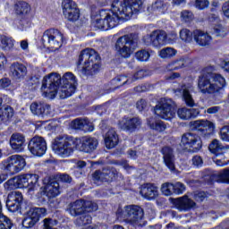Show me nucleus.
<instances>
[{
  "mask_svg": "<svg viewBox=\"0 0 229 229\" xmlns=\"http://www.w3.org/2000/svg\"><path fill=\"white\" fill-rule=\"evenodd\" d=\"M142 0H114L110 10H101L93 25L98 30H110L119 24V21H130L142 10Z\"/></svg>",
  "mask_w": 229,
  "mask_h": 229,
  "instance_id": "f257e3e1",
  "label": "nucleus"
},
{
  "mask_svg": "<svg viewBox=\"0 0 229 229\" xmlns=\"http://www.w3.org/2000/svg\"><path fill=\"white\" fill-rule=\"evenodd\" d=\"M76 76L71 72L64 73L63 78L60 74L52 72L44 77L41 92L49 99H53L56 94H59L61 99H65L76 92Z\"/></svg>",
  "mask_w": 229,
  "mask_h": 229,
  "instance_id": "f03ea898",
  "label": "nucleus"
},
{
  "mask_svg": "<svg viewBox=\"0 0 229 229\" xmlns=\"http://www.w3.org/2000/svg\"><path fill=\"white\" fill-rule=\"evenodd\" d=\"M214 66H208L199 77L198 89L202 94H221L226 87V79L219 73H214Z\"/></svg>",
  "mask_w": 229,
  "mask_h": 229,
  "instance_id": "7ed1b4c3",
  "label": "nucleus"
},
{
  "mask_svg": "<svg viewBox=\"0 0 229 229\" xmlns=\"http://www.w3.org/2000/svg\"><path fill=\"white\" fill-rule=\"evenodd\" d=\"M28 189L33 192L38 189V175L33 174H20L9 179L4 183L5 191H15V189Z\"/></svg>",
  "mask_w": 229,
  "mask_h": 229,
  "instance_id": "20e7f679",
  "label": "nucleus"
},
{
  "mask_svg": "<svg viewBox=\"0 0 229 229\" xmlns=\"http://www.w3.org/2000/svg\"><path fill=\"white\" fill-rule=\"evenodd\" d=\"M99 55L92 48H86L81 51L77 65H83L84 74H96L99 71Z\"/></svg>",
  "mask_w": 229,
  "mask_h": 229,
  "instance_id": "39448f33",
  "label": "nucleus"
},
{
  "mask_svg": "<svg viewBox=\"0 0 229 229\" xmlns=\"http://www.w3.org/2000/svg\"><path fill=\"white\" fill-rule=\"evenodd\" d=\"M117 219L123 221L132 226H140L142 225V217H144V211L139 206H125L124 208H119L116 211Z\"/></svg>",
  "mask_w": 229,
  "mask_h": 229,
  "instance_id": "423d86ee",
  "label": "nucleus"
},
{
  "mask_svg": "<svg viewBox=\"0 0 229 229\" xmlns=\"http://www.w3.org/2000/svg\"><path fill=\"white\" fill-rule=\"evenodd\" d=\"M76 149V138H57L53 144V151L61 158H69Z\"/></svg>",
  "mask_w": 229,
  "mask_h": 229,
  "instance_id": "0eeeda50",
  "label": "nucleus"
},
{
  "mask_svg": "<svg viewBox=\"0 0 229 229\" xmlns=\"http://www.w3.org/2000/svg\"><path fill=\"white\" fill-rule=\"evenodd\" d=\"M136 38L135 34H127L116 40L115 49L123 58H130L135 49Z\"/></svg>",
  "mask_w": 229,
  "mask_h": 229,
  "instance_id": "6e6552de",
  "label": "nucleus"
},
{
  "mask_svg": "<svg viewBox=\"0 0 229 229\" xmlns=\"http://www.w3.org/2000/svg\"><path fill=\"white\" fill-rule=\"evenodd\" d=\"M98 210V204L90 200L79 199L74 202H71L67 205L66 212L76 217V216H81L89 212H94Z\"/></svg>",
  "mask_w": 229,
  "mask_h": 229,
  "instance_id": "1a4fd4ad",
  "label": "nucleus"
},
{
  "mask_svg": "<svg viewBox=\"0 0 229 229\" xmlns=\"http://www.w3.org/2000/svg\"><path fill=\"white\" fill-rule=\"evenodd\" d=\"M26 165V159L20 155H13L5 159L2 163V169L6 173L0 172L2 174L6 175V179L8 178V174H17L20 171L24 169Z\"/></svg>",
  "mask_w": 229,
  "mask_h": 229,
  "instance_id": "9d476101",
  "label": "nucleus"
},
{
  "mask_svg": "<svg viewBox=\"0 0 229 229\" xmlns=\"http://www.w3.org/2000/svg\"><path fill=\"white\" fill-rule=\"evenodd\" d=\"M154 114L161 119H173L176 115V109H174L173 99L162 98L159 104L154 108Z\"/></svg>",
  "mask_w": 229,
  "mask_h": 229,
  "instance_id": "9b49d317",
  "label": "nucleus"
},
{
  "mask_svg": "<svg viewBox=\"0 0 229 229\" xmlns=\"http://www.w3.org/2000/svg\"><path fill=\"white\" fill-rule=\"evenodd\" d=\"M41 40L47 47L60 49V47H62V44H64V34H62L58 30L50 29L43 33Z\"/></svg>",
  "mask_w": 229,
  "mask_h": 229,
  "instance_id": "f8f14e48",
  "label": "nucleus"
},
{
  "mask_svg": "<svg viewBox=\"0 0 229 229\" xmlns=\"http://www.w3.org/2000/svg\"><path fill=\"white\" fill-rule=\"evenodd\" d=\"M181 146L183 148V149L197 152L203 148V141H201V138L197 134L188 132L182 135Z\"/></svg>",
  "mask_w": 229,
  "mask_h": 229,
  "instance_id": "ddd939ff",
  "label": "nucleus"
},
{
  "mask_svg": "<svg viewBox=\"0 0 229 229\" xmlns=\"http://www.w3.org/2000/svg\"><path fill=\"white\" fill-rule=\"evenodd\" d=\"M76 149L82 153H92L98 149L99 142L98 139L90 136H83L81 138H75Z\"/></svg>",
  "mask_w": 229,
  "mask_h": 229,
  "instance_id": "4468645a",
  "label": "nucleus"
},
{
  "mask_svg": "<svg viewBox=\"0 0 229 229\" xmlns=\"http://www.w3.org/2000/svg\"><path fill=\"white\" fill-rule=\"evenodd\" d=\"M63 14L70 22H76L80 19V9L73 0H63Z\"/></svg>",
  "mask_w": 229,
  "mask_h": 229,
  "instance_id": "2eb2a0df",
  "label": "nucleus"
},
{
  "mask_svg": "<svg viewBox=\"0 0 229 229\" xmlns=\"http://www.w3.org/2000/svg\"><path fill=\"white\" fill-rule=\"evenodd\" d=\"M28 148L34 157H43V155H46V151H47V143L44 138L36 136L30 140Z\"/></svg>",
  "mask_w": 229,
  "mask_h": 229,
  "instance_id": "dca6fc26",
  "label": "nucleus"
},
{
  "mask_svg": "<svg viewBox=\"0 0 229 229\" xmlns=\"http://www.w3.org/2000/svg\"><path fill=\"white\" fill-rule=\"evenodd\" d=\"M167 34L163 30L153 31L149 36L143 38V42L146 46H153L154 47H160L165 44L167 40Z\"/></svg>",
  "mask_w": 229,
  "mask_h": 229,
  "instance_id": "f3484780",
  "label": "nucleus"
},
{
  "mask_svg": "<svg viewBox=\"0 0 229 229\" xmlns=\"http://www.w3.org/2000/svg\"><path fill=\"white\" fill-rule=\"evenodd\" d=\"M44 185L41 188V192L47 198H56L60 196V183L55 179H45Z\"/></svg>",
  "mask_w": 229,
  "mask_h": 229,
  "instance_id": "a211bd4d",
  "label": "nucleus"
},
{
  "mask_svg": "<svg viewBox=\"0 0 229 229\" xmlns=\"http://www.w3.org/2000/svg\"><path fill=\"white\" fill-rule=\"evenodd\" d=\"M117 176V171L114 168H104L102 170H97L92 174L93 182H112L114 178Z\"/></svg>",
  "mask_w": 229,
  "mask_h": 229,
  "instance_id": "6ab92c4d",
  "label": "nucleus"
},
{
  "mask_svg": "<svg viewBox=\"0 0 229 229\" xmlns=\"http://www.w3.org/2000/svg\"><path fill=\"white\" fill-rule=\"evenodd\" d=\"M142 124L139 117H123L118 122V127L123 131H135Z\"/></svg>",
  "mask_w": 229,
  "mask_h": 229,
  "instance_id": "aec40b11",
  "label": "nucleus"
},
{
  "mask_svg": "<svg viewBox=\"0 0 229 229\" xmlns=\"http://www.w3.org/2000/svg\"><path fill=\"white\" fill-rule=\"evenodd\" d=\"M22 193L20 191H13L8 194L6 200V207L10 212H17L21 208L22 203Z\"/></svg>",
  "mask_w": 229,
  "mask_h": 229,
  "instance_id": "412c9836",
  "label": "nucleus"
},
{
  "mask_svg": "<svg viewBox=\"0 0 229 229\" xmlns=\"http://www.w3.org/2000/svg\"><path fill=\"white\" fill-rule=\"evenodd\" d=\"M193 91H194V87L191 84L182 85L179 89H174L175 94H178V92L182 94V99L185 105L191 107L196 106V103L194 102V98H192V95L191 94V92H193Z\"/></svg>",
  "mask_w": 229,
  "mask_h": 229,
  "instance_id": "4be33fe9",
  "label": "nucleus"
},
{
  "mask_svg": "<svg viewBox=\"0 0 229 229\" xmlns=\"http://www.w3.org/2000/svg\"><path fill=\"white\" fill-rule=\"evenodd\" d=\"M161 153L163 155V161L165 165L171 171V173H174L176 171V165L174 157V152L173 151V148L170 147H165L162 148Z\"/></svg>",
  "mask_w": 229,
  "mask_h": 229,
  "instance_id": "5701e85b",
  "label": "nucleus"
},
{
  "mask_svg": "<svg viewBox=\"0 0 229 229\" xmlns=\"http://www.w3.org/2000/svg\"><path fill=\"white\" fill-rule=\"evenodd\" d=\"M140 193L142 198L148 199L149 201L157 199L159 196L158 186L154 183H146L141 186Z\"/></svg>",
  "mask_w": 229,
  "mask_h": 229,
  "instance_id": "b1692460",
  "label": "nucleus"
},
{
  "mask_svg": "<svg viewBox=\"0 0 229 229\" xmlns=\"http://www.w3.org/2000/svg\"><path fill=\"white\" fill-rule=\"evenodd\" d=\"M193 40H195L198 46L205 47L212 44V36L204 30H193Z\"/></svg>",
  "mask_w": 229,
  "mask_h": 229,
  "instance_id": "393cba45",
  "label": "nucleus"
},
{
  "mask_svg": "<svg viewBox=\"0 0 229 229\" xmlns=\"http://www.w3.org/2000/svg\"><path fill=\"white\" fill-rule=\"evenodd\" d=\"M30 112L38 117H45V115L51 114V106L42 102H33L30 105Z\"/></svg>",
  "mask_w": 229,
  "mask_h": 229,
  "instance_id": "a878e982",
  "label": "nucleus"
},
{
  "mask_svg": "<svg viewBox=\"0 0 229 229\" xmlns=\"http://www.w3.org/2000/svg\"><path fill=\"white\" fill-rule=\"evenodd\" d=\"M9 142L13 151H15L16 153H21V151L24 149L26 138H24V135L19 132H15L12 134Z\"/></svg>",
  "mask_w": 229,
  "mask_h": 229,
  "instance_id": "bb28decb",
  "label": "nucleus"
},
{
  "mask_svg": "<svg viewBox=\"0 0 229 229\" xmlns=\"http://www.w3.org/2000/svg\"><path fill=\"white\" fill-rule=\"evenodd\" d=\"M9 74L14 80H22L28 74V68L22 64L13 63L10 66Z\"/></svg>",
  "mask_w": 229,
  "mask_h": 229,
  "instance_id": "cd10ccee",
  "label": "nucleus"
},
{
  "mask_svg": "<svg viewBox=\"0 0 229 229\" xmlns=\"http://www.w3.org/2000/svg\"><path fill=\"white\" fill-rule=\"evenodd\" d=\"M174 205L177 210L181 212H187V210H191V208H194L196 207V202L191 199H189V196L184 195L179 199L174 200Z\"/></svg>",
  "mask_w": 229,
  "mask_h": 229,
  "instance_id": "c85d7f7f",
  "label": "nucleus"
},
{
  "mask_svg": "<svg viewBox=\"0 0 229 229\" xmlns=\"http://www.w3.org/2000/svg\"><path fill=\"white\" fill-rule=\"evenodd\" d=\"M104 141L107 149H112L119 144V134L115 129H109L104 136Z\"/></svg>",
  "mask_w": 229,
  "mask_h": 229,
  "instance_id": "c756f323",
  "label": "nucleus"
},
{
  "mask_svg": "<svg viewBox=\"0 0 229 229\" xmlns=\"http://www.w3.org/2000/svg\"><path fill=\"white\" fill-rule=\"evenodd\" d=\"M72 128L82 131H94V124L89 119L77 118L72 122Z\"/></svg>",
  "mask_w": 229,
  "mask_h": 229,
  "instance_id": "7c9ffc66",
  "label": "nucleus"
},
{
  "mask_svg": "<svg viewBox=\"0 0 229 229\" xmlns=\"http://www.w3.org/2000/svg\"><path fill=\"white\" fill-rule=\"evenodd\" d=\"M177 115L179 119H182V121H189V119H194V117L199 115V109L182 107L177 110Z\"/></svg>",
  "mask_w": 229,
  "mask_h": 229,
  "instance_id": "2f4dec72",
  "label": "nucleus"
},
{
  "mask_svg": "<svg viewBox=\"0 0 229 229\" xmlns=\"http://www.w3.org/2000/svg\"><path fill=\"white\" fill-rule=\"evenodd\" d=\"M14 10L19 17H30L31 16V6L26 2H18L14 5Z\"/></svg>",
  "mask_w": 229,
  "mask_h": 229,
  "instance_id": "473e14b6",
  "label": "nucleus"
},
{
  "mask_svg": "<svg viewBox=\"0 0 229 229\" xmlns=\"http://www.w3.org/2000/svg\"><path fill=\"white\" fill-rule=\"evenodd\" d=\"M208 149L213 155H221L223 153H229V146H223L219 140H213L208 146Z\"/></svg>",
  "mask_w": 229,
  "mask_h": 229,
  "instance_id": "72a5a7b5",
  "label": "nucleus"
},
{
  "mask_svg": "<svg viewBox=\"0 0 229 229\" xmlns=\"http://www.w3.org/2000/svg\"><path fill=\"white\" fill-rule=\"evenodd\" d=\"M47 215V209L45 208H30L27 212V217L38 222L40 221V217Z\"/></svg>",
  "mask_w": 229,
  "mask_h": 229,
  "instance_id": "f704fd0d",
  "label": "nucleus"
},
{
  "mask_svg": "<svg viewBox=\"0 0 229 229\" xmlns=\"http://www.w3.org/2000/svg\"><path fill=\"white\" fill-rule=\"evenodd\" d=\"M193 126L199 131H208V133L214 131V123L208 120H197L193 122Z\"/></svg>",
  "mask_w": 229,
  "mask_h": 229,
  "instance_id": "c9c22d12",
  "label": "nucleus"
},
{
  "mask_svg": "<svg viewBox=\"0 0 229 229\" xmlns=\"http://www.w3.org/2000/svg\"><path fill=\"white\" fill-rule=\"evenodd\" d=\"M145 76L146 72L144 70H140L134 73L133 77L120 76L116 78V81H122V85H126V83H132L135 80H142Z\"/></svg>",
  "mask_w": 229,
  "mask_h": 229,
  "instance_id": "e433bc0d",
  "label": "nucleus"
},
{
  "mask_svg": "<svg viewBox=\"0 0 229 229\" xmlns=\"http://www.w3.org/2000/svg\"><path fill=\"white\" fill-rule=\"evenodd\" d=\"M148 125L149 126L150 130H155V131H158L159 133H162V131H165V130H167V125L165 123L160 120L157 121L153 117L148 120Z\"/></svg>",
  "mask_w": 229,
  "mask_h": 229,
  "instance_id": "4c0bfd02",
  "label": "nucleus"
},
{
  "mask_svg": "<svg viewBox=\"0 0 229 229\" xmlns=\"http://www.w3.org/2000/svg\"><path fill=\"white\" fill-rule=\"evenodd\" d=\"M13 46H15L13 38L4 35L0 36V49H3V51H12Z\"/></svg>",
  "mask_w": 229,
  "mask_h": 229,
  "instance_id": "58836bf2",
  "label": "nucleus"
},
{
  "mask_svg": "<svg viewBox=\"0 0 229 229\" xmlns=\"http://www.w3.org/2000/svg\"><path fill=\"white\" fill-rule=\"evenodd\" d=\"M14 114H15V112L13 111L12 106H7L4 108L2 114H0V121H3V123H6V122L10 121V119H12V117H13Z\"/></svg>",
  "mask_w": 229,
  "mask_h": 229,
  "instance_id": "ea45409f",
  "label": "nucleus"
},
{
  "mask_svg": "<svg viewBox=\"0 0 229 229\" xmlns=\"http://www.w3.org/2000/svg\"><path fill=\"white\" fill-rule=\"evenodd\" d=\"M12 228H15V225H13V222H12L10 218L3 215L2 213L0 215V229H12Z\"/></svg>",
  "mask_w": 229,
  "mask_h": 229,
  "instance_id": "a19ab883",
  "label": "nucleus"
},
{
  "mask_svg": "<svg viewBox=\"0 0 229 229\" xmlns=\"http://www.w3.org/2000/svg\"><path fill=\"white\" fill-rule=\"evenodd\" d=\"M176 49L173 47H165L160 50L159 56L161 58H173V56H176Z\"/></svg>",
  "mask_w": 229,
  "mask_h": 229,
  "instance_id": "79ce46f5",
  "label": "nucleus"
},
{
  "mask_svg": "<svg viewBox=\"0 0 229 229\" xmlns=\"http://www.w3.org/2000/svg\"><path fill=\"white\" fill-rule=\"evenodd\" d=\"M19 28L21 31H25L28 28H31V16L20 17Z\"/></svg>",
  "mask_w": 229,
  "mask_h": 229,
  "instance_id": "37998d69",
  "label": "nucleus"
},
{
  "mask_svg": "<svg viewBox=\"0 0 229 229\" xmlns=\"http://www.w3.org/2000/svg\"><path fill=\"white\" fill-rule=\"evenodd\" d=\"M174 183L171 182H165L161 185V192L164 196H173L174 194Z\"/></svg>",
  "mask_w": 229,
  "mask_h": 229,
  "instance_id": "c03bdc74",
  "label": "nucleus"
},
{
  "mask_svg": "<svg viewBox=\"0 0 229 229\" xmlns=\"http://www.w3.org/2000/svg\"><path fill=\"white\" fill-rule=\"evenodd\" d=\"M179 35L182 42H191L192 37L194 38V32L191 33L188 29L181 30Z\"/></svg>",
  "mask_w": 229,
  "mask_h": 229,
  "instance_id": "a18cd8bd",
  "label": "nucleus"
},
{
  "mask_svg": "<svg viewBox=\"0 0 229 229\" xmlns=\"http://www.w3.org/2000/svg\"><path fill=\"white\" fill-rule=\"evenodd\" d=\"M41 223L44 229H55V226L58 225V220L48 217L43 219Z\"/></svg>",
  "mask_w": 229,
  "mask_h": 229,
  "instance_id": "49530a36",
  "label": "nucleus"
},
{
  "mask_svg": "<svg viewBox=\"0 0 229 229\" xmlns=\"http://www.w3.org/2000/svg\"><path fill=\"white\" fill-rule=\"evenodd\" d=\"M135 56L139 60V62H148L149 60V56H151V55L149 54V52L148 50L142 49V50L136 52Z\"/></svg>",
  "mask_w": 229,
  "mask_h": 229,
  "instance_id": "de8ad7c7",
  "label": "nucleus"
},
{
  "mask_svg": "<svg viewBox=\"0 0 229 229\" xmlns=\"http://www.w3.org/2000/svg\"><path fill=\"white\" fill-rule=\"evenodd\" d=\"M79 226H85V225H90L92 223V216L89 215H82L80 218L76 220Z\"/></svg>",
  "mask_w": 229,
  "mask_h": 229,
  "instance_id": "09e8293b",
  "label": "nucleus"
},
{
  "mask_svg": "<svg viewBox=\"0 0 229 229\" xmlns=\"http://www.w3.org/2000/svg\"><path fill=\"white\" fill-rule=\"evenodd\" d=\"M210 2L208 0H195V8L197 10H205L208 8Z\"/></svg>",
  "mask_w": 229,
  "mask_h": 229,
  "instance_id": "8fccbe9b",
  "label": "nucleus"
},
{
  "mask_svg": "<svg viewBox=\"0 0 229 229\" xmlns=\"http://www.w3.org/2000/svg\"><path fill=\"white\" fill-rule=\"evenodd\" d=\"M185 192V184L180 182L174 183V194H183Z\"/></svg>",
  "mask_w": 229,
  "mask_h": 229,
  "instance_id": "3c124183",
  "label": "nucleus"
},
{
  "mask_svg": "<svg viewBox=\"0 0 229 229\" xmlns=\"http://www.w3.org/2000/svg\"><path fill=\"white\" fill-rule=\"evenodd\" d=\"M181 19L184 21V22H191L194 19V14L191 11H182L181 13Z\"/></svg>",
  "mask_w": 229,
  "mask_h": 229,
  "instance_id": "603ef678",
  "label": "nucleus"
},
{
  "mask_svg": "<svg viewBox=\"0 0 229 229\" xmlns=\"http://www.w3.org/2000/svg\"><path fill=\"white\" fill-rule=\"evenodd\" d=\"M37 223L38 222L36 220H33L32 218L27 216L22 221V226H24V228H33L37 225Z\"/></svg>",
  "mask_w": 229,
  "mask_h": 229,
  "instance_id": "864d4df0",
  "label": "nucleus"
},
{
  "mask_svg": "<svg viewBox=\"0 0 229 229\" xmlns=\"http://www.w3.org/2000/svg\"><path fill=\"white\" fill-rule=\"evenodd\" d=\"M220 137L222 140H225L229 142V125H225L221 129Z\"/></svg>",
  "mask_w": 229,
  "mask_h": 229,
  "instance_id": "5fc2aeb1",
  "label": "nucleus"
},
{
  "mask_svg": "<svg viewBox=\"0 0 229 229\" xmlns=\"http://www.w3.org/2000/svg\"><path fill=\"white\" fill-rule=\"evenodd\" d=\"M214 31L216 37H225L226 36V30L223 28L221 25H216L214 27Z\"/></svg>",
  "mask_w": 229,
  "mask_h": 229,
  "instance_id": "6e6d98bb",
  "label": "nucleus"
},
{
  "mask_svg": "<svg viewBox=\"0 0 229 229\" xmlns=\"http://www.w3.org/2000/svg\"><path fill=\"white\" fill-rule=\"evenodd\" d=\"M183 65H184L183 60H180V61H177V62H174V63L169 64L168 69L170 71H176V69H180V68L183 67Z\"/></svg>",
  "mask_w": 229,
  "mask_h": 229,
  "instance_id": "4d7b16f0",
  "label": "nucleus"
},
{
  "mask_svg": "<svg viewBox=\"0 0 229 229\" xmlns=\"http://www.w3.org/2000/svg\"><path fill=\"white\" fill-rule=\"evenodd\" d=\"M219 178H221L223 182L229 183V168H225L222 172H220Z\"/></svg>",
  "mask_w": 229,
  "mask_h": 229,
  "instance_id": "13d9d810",
  "label": "nucleus"
},
{
  "mask_svg": "<svg viewBox=\"0 0 229 229\" xmlns=\"http://www.w3.org/2000/svg\"><path fill=\"white\" fill-rule=\"evenodd\" d=\"M136 106L140 112H142V110H148V102L144 99H140L137 102Z\"/></svg>",
  "mask_w": 229,
  "mask_h": 229,
  "instance_id": "bf43d9fd",
  "label": "nucleus"
},
{
  "mask_svg": "<svg viewBox=\"0 0 229 229\" xmlns=\"http://www.w3.org/2000/svg\"><path fill=\"white\" fill-rule=\"evenodd\" d=\"M11 84L12 81L8 78H3L0 80V89H8Z\"/></svg>",
  "mask_w": 229,
  "mask_h": 229,
  "instance_id": "052dcab7",
  "label": "nucleus"
},
{
  "mask_svg": "<svg viewBox=\"0 0 229 229\" xmlns=\"http://www.w3.org/2000/svg\"><path fill=\"white\" fill-rule=\"evenodd\" d=\"M192 164L196 167H199L200 165H203V159L199 156H195L192 158Z\"/></svg>",
  "mask_w": 229,
  "mask_h": 229,
  "instance_id": "680f3d73",
  "label": "nucleus"
},
{
  "mask_svg": "<svg viewBox=\"0 0 229 229\" xmlns=\"http://www.w3.org/2000/svg\"><path fill=\"white\" fill-rule=\"evenodd\" d=\"M221 110V106H211L209 108H208L205 112L207 114H217V112H219Z\"/></svg>",
  "mask_w": 229,
  "mask_h": 229,
  "instance_id": "e2e57ef3",
  "label": "nucleus"
},
{
  "mask_svg": "<svg viewBox=\"0 0 229 229\" xmlns=\"http://www.w3.org/2000/svg\"><path fill=\"white\" fill-rule=\"evenodd\" d=\"M228 162H229V160H225V158H223V159H216L215 160V163L219 167H224V165H228Z\"/></svg>",
  "mask_w": 229,
  "mask_h": 229,
  "instance_id": "0e129e2a",
  "label": "nucleus"
},
{
  "mask_svg": "<svg viewBox=\"0 0 229 229\" xmlns=\"http://www.w3.org/2000/svg\"><path fill=\"white\" fill-rule=\"evenodd\" d=\"M61 182H64V183H71L72 182V178L69 176V174H62L60 175Z\"/></svg>",
  "mask_w": 229,
  "mask_h": 229,
  "instance_id": "69168bd1",
  "label": "nucleus"
},
{
  "mask_svg": "<svg viewBox=\"0 0 229 229\" xmlns=\"http://www.w3.org/2000/svg\"><path fill=\"white\" fill-rule=\"evenodd\" d=\"M20 47L22 49V51H28L30 45L28 43V40L24 39L20 42Z\"/></svg>",
  "mask_w": 229,
  "mask_h": 229,
  "instance_id": "338daca9",
  "label": "nucleus"
},
{
  "mask_svg": "<svg viewBox=\"0 0 229 229\" xmlns=\"http://www.w3.org/2000/svg\"><path fill=\"white\" fill-rule=\"evenodd\" d=\"M222 10L224 12V15H225L227 19H229V2H225L224 4Z\"/></svg>",
  "mask_w": 229,
  "mask_h": 229,
  "instance_id": "774afa93",
  "label": "nucleus"
}]
</instances>
